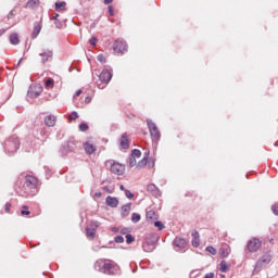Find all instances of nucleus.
<instances>
[{
  "instance_id": "obj_59",
  "label": "nucleus",
  "mask_w": 278,
  "mask_h": 278,
  "mask_svg": "<svg viewBox=\"0 0 278 278\" xmlns=\"http://www.w3.org/2000/svg\"><path fill=\"white\" fill-rule=\"evenodd\" d=\"M22 62H23V59H20V61L17 62V66H21Z\"/></svg>"
},
{
  "instance_id": "obj_14",
  "label": "nucleus",
  "mask_w": 278,
  "mask_h": 278,
  "mask_svg": "<svg viewBox=\"0 0 278 278\" xmlns=\"http://www.w3.org/2000/svg\"><path fill=\"white\" fill-rule=\"evenodd\" d=\"M111 173H113L114 175H124L125 167L121 163H111Z\"/></svg>"
},
{
  "instance_id": "obj_58",
  "label": "nucleus",
  "mask_w": 278,
  "mask_h": 278,
  "mask_svg": "<svg viewBox=\"0 0 278 278\" xmlns=\"http://www.w3.org/2000/svg\"><path fill=\"white\" fill-rule=\"evenodd\" d=\"M79 94H81V89H79L78 91H76V97H79Z\"/></svg>"
},
{
  "instance_id": "obj_10",
  "label": "nucleus",
  "mask_w": 278,
  "mask_h": 278,
  "mask_svg": "<svg viewBox=\"0 0 278 278\" xmlns=\"http://www.w3.org/2000/svg\"><path fill=\"white\" fill-rule=\"evenodd\" d=\"M39 58H41V64H47L50 60H53V50L49 48H43L39 51Z\"/></svg>"
},
{
  "instance_id": "obj_4",
  "label": "nucleus",
  "mask_w": 278,
  "mask_h": 278,
  "mask_svg": "<svg viewBox=\"0 0 278 278\" xmlns=\"http://www.w3.org/2000/svg\"><path fill=\"white\" fill-rule=\"evenodd\" d=\"M147 125L152 140L156 141V143L160 142L162 135L160 134V128H157V125H155V123H153L151 119H147Z\"/></svg>"
},
{
  "instance_id": "obj_9",
  "label": "nucleus",
  "mask_w": 278,
  "mask_h": 278,
  "mask_svg": "<svg viewBox=\"0 0 278 278\" xmlns=\"http://www.w3.org/2000/svg\"><path fill=\"white\" fill-rule=\"evenodd\" d=\"M247 249L250 253H257L262 249V241L257 238H252L248 241Z\"/></svg>"
},
{
  "instance_id": "obj_43",
  "label": "nucleus",
  "mask_w": 278,
  "mask_h": 278,
  "mask_svg": "<svg viewBox=\"0 0 278 278\" xmlns=\"http://www.w3.org/2000/svg\"><path fill=\"white\" fill-rule=\"evenodd\" d=\"M38 4V0H29L28 2H27V5L29 7V8H34V5H37Z\"/></svg>"
},
{
  "instance_id": "obj_8",
  "label": "nucleus",
  "mask_w": 278,
  "mask_h": 278,
  "mask_svg": "<svg viewBox=\"0 0 278 278\" xmlns=\"http://www.w3.org/2000/svg\"><path fill=\"white\" fill-rule=\"evenodd\" d=\"M173 244L174 251H176L177 253H186V247H188V242L184 238L176 237L173 241Z\"/></svg>"
},
{
  "instance_id": "obj_49",
  "label": "nucleus",
  "mask_w": 278,
  "mask_h": 278,
  "mask_svg": "<svg viewBox=\"0 0 278 278\" xmlns=\"http://www.w3.org/2000/svg\"><path fill=\"white\" fill-rule=\"evenodd\" d=\"M90 101H92V97L87 96V97L85 98V103H90Z\"/></svg>"
},
{
  "instance_id": "obj_12",
  "label": "nucleus",
  "mask_w": 278,
  "mask_h": 278,
  "mask_svg": "<svg viewBox=\"0 0 278 278\" xmlns=\"http://www.w3.org/2000/svg\"><path fill=\"white\" fill-rule=\"evenodd\" d=\"M113 51L123 55V53H125V51H127V42H125V41H115L114 45H113Z\"/></svg>"
},
{
  "instance_id": "obj_45",
  "label": "nucleus",
  "mask_w": 278,
  "mask_h": 278,
  "mask_svg": "<svg viewBox=\"0 0 278 278\" xmlns=\"http://www.w3.org/2000/svg\"><path fill=\"white\" fill-rule=\"evenodd\" d=\"M125 192V197L127 198V199H131L132 197H134V193H131V191H129V190H125L124 191Z\"/></svg>"
},
{
  "instance_id": "obj_48",
  "label": "nucleus",
  "mask_w": 278,
  "mask_h": 278,
  "mask_svg": "<svg viewBox=\"0 0 278 278\" xmlns=\"http://www.w3.org/2000/svg\"><path fill=\"white\" fill-rule=\"evenodd\" d=\"M22 216H29L31 214L29 211L22 210L21 211Z\"/></svg>"
},
{
  "instance_id": "obj_61",
  "label": "nucleus",
  "mask_w": 278,
  "mask_h": 278,
  "mask_svg": "<svg viewBox=\"0 0 278 278\" xmlns=\"http://www.w3.org/2000/svg\"><path fill=\"white\" fill-rule=\"evenodd\" d=\"M108 192L112 193V191H110V189H108Z\"/></svg>"
},
{
  "instance_id": "obj_23",
  "label": "nucleus",
  "mask_w": 278,
  "mask_h": 278,
  "mask_svg": "<svg viewBox=\"0 0 278 278\" xmlns=\"http://www.w3.org/2000/svg\"><path fill=\"white\" fill-rule=\"evenodd\" d=\"M40 31H42V24L35 25L33 35H31L33 38H38V36L40 35Z\"/></svg>"
},
{
  "instance_id": "obj_1",
  "label": "nucleus",
  "mask_w": 278,
  "mask_h": 278,
  "mask_svg": "<svg viewBox=\"0 0 278 278\" xmlns=\"http://www.w3.org/2000/svg\"><path fill=\"white\" fill-rule=\"evenodd\" d=\"M20 197H36L38 194V178L31 175H26L16 188Z\"/></svg>"
},
{
  "instance_id": "obj_46",
  "label": "nucleus",
  "mask_w": 278,
  "mask_h": 278,
  "mask_svg": "<svg viewBox=\"0 0 278 278\" xmlns=\"http://www.w3.org/2000/svg\"><path fill=\"white\" fill-rule=\"evenodd\" d=\"M90 45L92 47H97V37H92L90 40H89Z\"/></svg>"
},
{
  "instance_id": "obj_17",
  "label": "nucleus",
  "mask_w": 278,
  "mask_h": 278,
  "mask_svg": "<svg viewBox=\"0 0 278 278\" xmlns=\"http://www.w3.org/2000/svg\"><path fill=\"white\" fill-rule=\"evenodd\" d=\"M148 192H151L154 197H162V191L154 185H148Z\"/></svg>"
},
{
  "instance_id": "obj_52",
  "label": "nucleus",
  "mask_w": 278,
  "mask_h": 278,
  "mask_svg": "<svg viewBox=\"0 0 278 278\" xmlns=\"http://www.w3.org/2000/svg\"><path fill=\"white\" fill-rule=\"evenodd\" d=\"M204 278H214V273H208L204 276Z\"/></svg>"
},
{
  "instance_id": "obj_57",
  "label": "nucleus",
  "mask_w": 278,
  "mask_h": 278,
  "mask_svg": "<svg viewBox=\"0 0 278 278\" xmlns=\"http://www.w3.org/2000/svg\"><path fill=\"white\" fill-rule=\"evenodd\" d=\"M5 34V29H0V36H3Z\"/></svg>"
},
{
  "instance_id": "obj_44",
  "label": "nucleus",
  "mask_w": 278,
  "mask_h": 278,
  "mask_svg": "<svg viewBox=\"0 0 278 278\" xmlns=\"http://www.w3.org/2000/svg\"><path fill=\"white\" fill-rule=\"evenodd\" d=\"M54 25H55L56 29H62V22L60 20H55Z\"/></svg>"
},
{
  "instance_id": "obj_53",
  "label": "nucleus",
  "mask_w": 278,
  "mask_h": 278,
  "mask_svg": "<svg viewBox=\"0 0 278 278\" xmlns=\"http://www.w3.org/2000/svg\"><path fill=\"white\" fill-rule=\"evenodd\" d=\"M113 0H104V4L105 5H110V3H112Z\"/></svg>"
},
{
  "instance_id": "obj_33",
  "label": "nucleus",
  "mask_w": 278,
  "mask_h": 278,
  "mask_svg": "<svg viewBox=\"0 0 278 278\" xmlns=\"http://www.w3.org/2000/svg\"><path fill=\"white\" fill-rule=\"evenodd\" d=\"M78 127H79V131H88V129H89V126L86 123L79 124Z\"/></svg>"
},
{
  "instance_id": "obj_19",
  "label": "nucleus",
  "mask_w": 278,
  "mask_h": 278,
  "mask_svg": "<svg viewBox=\"0 0 278 278\" xmlns=\"http://www.w3.org/2000/svg\"><path fill=\"white\" fill-rule=\"evenodd\" d=\"M55 116L54 115H48L46 118H45V125L47 127H55Z\"/></svg>"
},
{
  "instance_id": "obj_3",
  "label": "nucleus",
  "mask_w": 278,
  "mask_h": 278,
  "mask_svg": "<svg viewBox=\"0 0 278 278\" xmlns=\"http://www.w3.org/2000/svg\"><path fill=\"white\" fill-rule=\"evenodd\" d=\"M20 148H21V141H18L17 137H10L4 141L3 149L7 155H14Z\"/></svg>"
},
{
  "instance_id": "obj_11",
  "label": "nucleus",
  "mask_w": 278,
  "mask_h": 278,
  "mask_svg": "<svg viewBox=\"0 0 278 278\" xmlns=\"http://www.w3.org/2000/svg\"><path fill=\"white\" fill-rule=\"evenodd\" d=\"M40 94H42V86L35 85L29 87L27 92V97H29V99H37V97H40Z\"/></svg>"
},
{
  "instance_id": "obj_55",
  "label": "nucleus",
  "mask_w": 278,
  "mask_h": 278,
  "mask_svg": "<svg viewBox=\"0 0 278 278\" xmlns=\"http://www.w3.org/2000/svg\"><path fill=\"white\" fill-rule=\"evenodd\" d=\"M119 190H122V192H125V190H127V189H125V186L121 185Z\"/></svg>"
},
{
  "instance_id": "obj_42",
  "label": "nucleus",
  "mask_w": 278,
  "mask_h": 278,
  "mask_svg": "<svg viewBox=\"0 0 278 278\" xmlns=\"http://www.w3.org/2000/svg\"><path fill=\"white\" fill-rule=\"evenodd\" d=\"M271 212L275 214V216H278V203L271 206Z\"/></svg>"
},
{
  "instance_id": "obj_38",
  "label": "nucleus",
  "mask_w": 278,
  "mask_h": 278,
  "mask_svg": "<svg viewBox=\"0 0 278 278\" xmlns=\"http://www.w3.org/2000/svg\"><path fill=\"white\" fill-rule=\"evenodd\" d=\"M148 167L149 168H153L155 166V161L153 160V157L148 159Z\"/></svg>"
},
{
  "instance_id": "obj_25",
  "label": "nucleus",
  "mask_w": 278,
  "mask_h": 278,
  "mask_svg": "<svg viewBox=\"0 0 278 278\" xmlns=\"http://www.w3.org/2000/svg\"><path fill=\"white\" fill-rule=\"evenodd\" d=\"M148 159H149V152H146L143 159L138 162L139 168H144V166H147Z\"/></svg>"
},
{
  "instance_id": "obj_2",
  "label": "nucleus",
  "mask_w": 278,
  "mask_h": 278,
  "mask_svg": "<svg viewBox=\"0 0 278 278\" xmlns=\"http://www.w3.org/2000/svg\"><path fill=\"white\" fill-rule=\"evenodd\" d=\"M96 270H100V273H104V275H118L119 268L112 261H98L94 264Z\"/></svg>"
},
{
  "instance_id": "obj_18",
  "label": "nucleus",
  "mask_w": 278,
  "mask_h": 278,
  "mask_svg": "<svg viewBox=\"0 0 278 278\" xmlns=\"http://www.w3.org/2000/svg\"><path fill=\"white\" fill-rule=\"evenodd\" d=\"M199 231H193L192 232V241H191V244L194 249H199V247H201V242H200V239H199Z\"/></svg>"
},
{
  "instance_id": "obj_5",
  "label": "nucleus",
  "mask_w": 278,
  "mask_h": 278,
  "mask_svg": "<svg viewBox=\"0 0 278 278\" xmlns=\"http://www.w3.org/2000/svg\"><path fill=\"white\" fill-rule=\"evenodd\" d=\"M77 149V141L75 139H70L68 141L64 142L60 149L61 155H68V153H74Z\"/></svg>"
},
{
  "instance_id": "obj_62",
  "label": "nucleus",
  "mask_w": 278,
  "mask_h": 278,
  "mask_svg": "<svg viewBox=\"0 0 278 278\" xmlns=\"http://www.w3.org/2000/svg\"><path fill=\"white\" fill-rule=\"evenodd\" d=\"M113 231H116V228H113Z\"/></svg>"
},
{
  "instance_id": "obj_24",
  "label": "nucleus",
  "mask_w": 278,
  "mask_h": 278,
  "mask_svg": "<svg viewBox=\"0 0 278 278\" xmlns=\"http://www.w3.org/2000/svg\"><path fill=\"white\" fill-rule=\"evenodd\" d=\"M10 42H11V45H14V46L18 45L21 42V40L18 39V34H16V33L11 34Z\"/></svg>"
},
{
  "instance_id": "obj_51",
  "label": "nucleus",
  "mask_w": 278,
  "mask_h": 278,
  "mask_svg": "<svg viewBox=\"0 0 278 278\" xmlns=\"http://www.w3.org/2000/svg\"><path fill=\"white\" fill-rule=\"evenodd\" d=\"M10 207H12V205L10 203L5 204V212L7 214L10 212Z\"/></svg>"
},
{
  "instance_id": "obj_6",
  "label": "nucleus",
  "mask_w": 278,
  "mask_h": 278,
  "mask_svg": "<svg viewBox=\"0 0 278 278\" xmlns=\"http://www.w3.org/2000/svg\"><path fill=\"white\" fill-rule=\"evenodd\" d=\"M273 260V256L270 254L266 253L264 254L261 258L257 260L255 267H254V273H260L263 268H266L268 264H270Z\"/></svg>"
},
{
  "instance_id": "obj_41",
  "label": "nucleus",
  "mask_w": 278,
  "mask_h": 278,
  "mask_svg": "<svg viewBox=\"0 0 278 278\" xmlns=\"http://www.w3.org/2000/svg\"><path fill=\"white\" fill-rule=\"evenodd\" d=\"M98 62H101V64H105V56L103 54H99L97 56Z\"/></svg>"
},
{
  "instance_id": "obj_31",
  "label": "nucleus",
  "mask_w": 278,
  "mask_h": 278,
  "mask_svg": "<svg viewBox=\"0 0 278 278\" xmlns=\"http://www.w3.org/2000/svg\"><path fill=\"white\" fill-rule=\"evenodd\" d=\"M141 155H142V152H140V150L138 149H135L132 150L130 157H141Z\"/></svg>"
},
{
  "instance_id": "obj_26",
  "label": "nucleus",
  "mask_w": 278,
  "mask_h": 278,
  "mask_svg": "<svg viewBox=\"0 0 278 278\" xmlns=\"http://www.w3.org/2000/svg\"><path fill=\"white\" fill-rule=\"evenodd\" d=\"M56 12H64L66 10V2H55Z\"/></svg>"
},
{
  "instance_id": "obj_32",
  "label": "nucleus",
  "mask_w": 278,
  "mask_h": 278,
  "mask_svg": "<svg viewBox=\"0 0 278 278\" xmlns=\"http://www.w3.org/2000/svg\"><path fill=\"white\" fill-rule=\"evenodd\" d=\"M77 118H79V115L75 111H73L72 114L68 115V121H77Z\"/></svg>"
},
{
  "instance_id": "obj_50",
  "label": "nucleus",
  "mask_w": 278,
  "mask_h": 278,
  "mask_svg": "<svg viewBox=\"0 0 278 278\" xmlns=\"http://www.w3.org/2000/svg\"><path fill=\"white\" fill-rule=\"evenodd\" d=\"M109 14L110 16H114V10L112 9V7H109Z\"/></svg>"
},
{
  "instance_id": "obj_7",
  "label": "nucleus",
  "mask_w": 278,
  "mask_h": 278,
  "mask_svg": "<svg viewBox=\"0 0 278 278\" xmlns=\"http://www.w3.org/2000/svg\"><path fill=\"white\" fill-rule=\"evenodd\" d=\"M112 77H113V74L112 72L108 71V70H103L100 75H99V81L101 84H104V86H102L101 84H98V88L100 90H103L108 84H110V81H112Z\"/></svg>"
},
{
  "instance_id": "obj_16",
  "label": "nucleus",
  "mask_w": 278,
  "mask_h": 278,
  "mask_svg": "<svg viewBox=\"0 0 278 278\" xmlns=\"http://www.w3.org/2000/svg\"><path fill=\"white\" fill-rule=\"evenodd\" d=\"M105 203L109 207H118V198L108 195Z\"/></svg>"
},
{
  "instance_id": "obj_37",
  "label": "nucleus",
  "mask_w": 278,
  "mask_h": 278,
  "mask_svg": "<svg viewBox=\"0 0 278 278\" xmlns=\"http://www.w3.org/2000/svg\"><path fill=\"white\" fill-rule=\"evenodd\" d=\"M138 163L136 161V157L130 156L129 157V166H131V168H134V166H136Z\"/></svg>"
},
{
  "instance_id": "obj_30",
  "label": "nucleus",
  "mask_w": 278,
  "mask_h": 278,
  "mask_svg": "<svg viewBox=\"0 0 278 278\" xmlns=\"http://www.w3.org/2000/svg\"><path fill=\"white\" fill-rule=\"evenodd\" d=\"M219 270H220V273H227V268H228V266H227V262H225V261H222L220 263H219Z\"/></svg>"
},
{
  "instance_id": "obj_29",
  "label": "nucleus",
  "mask_w": 278,
  "mask_h": 278,
  "mask_svg": "<svg viewBox=\"0 0 278 278\" xmlns=\"http://www.w3.org/2000/svg\"><path fill=\"white\" fill-rule=\"evenodd\" d=\"M140 218H141V216H140V214H138V213H132L131 214V222L132 223H140Z\"/></svg>"
},
{
  "instance_id": "obj_21",
  "label": "nucleus",
  "mask_w": 278,
  "mask_h": 278,
  "mask_svg": "<svg viewBox=\"0 0 278 278\" xmlns=\"http://www.w3.org/2000/svg\"><path fill=\"white\" fill-rule=\"evenodd\" d=\"M119 144L122 149H129V139H127V134L122 135Z\"/></svg>"
},
{
  "instance_id": "obj_13",
  "label": "nucleus",
  "mask_w": 278,
  "mask_h": 278,
  "mask_svg": "<svg viewBox=\"0 0 278 278\" xmlns=\"http://www.w3.org/2000/svg\"><path fill=\"white\" fill-rule=\"evenodd\" d=\"M98 227H99V222H91L90 226L86 228L87 238H94V236H97Z\"/></svg>"
},
{
  "instance_id": "obj_20",
  "label": "nucleus",
  "mask_w": 278,
  "mask_h": 278,
  "mask_svg": "<svg viewBox=\"0 0 278 278\" xmlns=\"http://www.w3.org/2000/svg\"><path fill=\"white\" fill-rule=\"evenodd\" d=\"M129 212H131V203H127L122 206V217L127 218L129 216Z\"/></svg>"
},
{
  "instance_id": "obj_15",
  "label": "nucleus",
  "mask_w": 278,
  "mask_h": 278,
  "mask_svg": "<svg viewBox=\"0 0 278 278\" xmlns=\"http://www.w3.org/2000/svg\"><path fill=\"white\" fill-rule=\"evenodd\" d=\"M84 150L87 155H92L97 151V147L94 144L90 143V141H86L84 144Z\"/></svg>"
},
{
  "instance_id": "obj_39",
  "label": "nucleus",
  "mask_w": 278,
  "mask_h": 278,
  "mask_svg": "<svg viewBox=\"0 0 278 278\" xmlns=\"http://www.w3.org/2000/svg\"><path fill=\"white\" fill-rule=\"evenodd\" d=\"M45 86L46 88H53V79H47Z\"/></svg>"
},
{
  "instance_id": "obj_28",
  "label": "nucleus",
  "mask_w": 278,
  "mask_h": 278,
  "mask_svg": "<svg viewBox=\"0 0 278 278\" xmlns=\"http://www.w3.org/2000/svg\"><path fill=\"white\" fill-rule=\"evenodd\" d=\"M229 253H231L229 248H222L220 249V255H222L223 260L229 257Z\"/></svg>"
},
{
  "instance_id": "obj_40",
  "label": "nucleus",
  "mask_w": 278,
  "mask_h": 278,
  "mask_svg": "<svg viewBox=\"0 0 278 278\" xmlns=\"http://www.w3.org/2000/svg\"><path fill=\"white\" fill-rule=\"evenodd\" d=\"M154 226L157 227L159 231H162L164 229V224L162 222H154Z\"/></svg>"
},
{
  "instance_id": "obj_47",
  "label": "nucleus",
  "mask_w": 278,
  "mask_h": 278,
  "mask_svg": "<svg viewBox=\"0 0 278 278\" xmlns=\"http://www.w3.org/2000/svg\"><path fill=\"white\" fill-rule=\"evenodd\" d=\"M128 232H129V228H123V229L121 230V233H122L123 236L129 235Z\"/></svg>"
},
{
  "instance_id": "obj_34",
  "label": "nucleus",
  "mask_w": 278,
  "mask_h": 278,
  "mask_svg": "<svg viewBox=\"0 0 278 278\" xmlns=\"http://www.w3.org/2000/svg\"><path fill=\"white\" fill-rule=\"evenodd\" d=\"M136 238L131 236L130 233L126 235V242L127 244H131V242H135Z\"/></svg>"
},
{
  "instance_id": "obj_35",
  "label": "nucleus",
  "mask_w": 278,
  "mask_h": 278,
  "mask_svg": "<svg viewBox=\"0 0 278 278\" xmlns=\"http://www.w3.org/2000/svg\"><path fill=\"white\" fill-rule=\"evenodd\" d=\"M207 253H211V255H216V249L212 245L206 247L205 249Z\"/></svg>"
},
{
  "instance_id": "obj_27",
  "label": "nucleus",
  "mask_w": 278,
  "mask_h": 278,
  "mask_svg": "<svg viewBox=\"0 0 278 278\" xmlns=\"http://www.w3.org/2000/svg\"><path fill=\"white\" fill-rule=\"evenodd\" d=\"M147 218L148 220H157V213L155 211H148Z\"/></svg>"
},
{
  "instance_id": "obj_22",
  "label": "nucleus",
  "mask_w": 278,
  "mask_h": 278,
  "mask_svg": "<svg viewBox=\"0 0 278 278\" xmlns=\"http://www.w3.org/2000/svg\"><path fill=\"white\" fill-rule=\"evenodd\" d=\"M142 249L146 253H152V251H155V244L146 242L143 243Z\"/></svg>"
},
{
  "instance_id": "obj_56",
  "label": "nucleus",
  "mask_w": 278,
  "mask_h": 278,
  "mask_svg": "<svg viewBox=\"0 0 278 278\" xmlns=\"http://www.w3.org/2000/svg\"><path fill=\"white\" fill-rule=\"evenodd\" d=\"M101 194H102L101 192H96L94 197H97V199H100Z\"/></svg>"
},
{
  "instance_id": "obj_60",
  "label": "nucleus",
  "mask_w": 278,
  "mask_h": 278,
  "mask_svg": "<svg viewBox=\"0 0 278 278\" xmlns=\"http://www.w3.org/2000/svg\"><path fill=\"white\" fill-rule=\"evenodd\" d=\"M23 210H29V207L27 205H24Z\"/></svg>"
},
{
  "instance_id": "obj_54",
  "label": "nucleus",
  "mask_w": 278,
  "mask_h": 278,
  "mask_svg": "<svg viewBox=\"0 0 278 278\" xmlns=\"http://www.w3.org/2000/svg\"><path fill=\"white\" fill-rule=\"evenodd\" d=\"M59 16H60V14L56 13V14L52 17V20H53V21H59V20H58Z\"/></svg>"
},
{
  "instance_id": "obj_36",
  "label": "nucleus",
  "mask_w": 278,
  "mask_h": 278,
  "mask_svg": "<svg viewBox=\"0 0 278 278\" xmlns=\"http://www.w3.org/2000/svg\"><path fill=\"white\" fill-rule=\"evenodd\" d=\"M115 242L117 244H123V242H125V238L123 236H116L115 237Z\"/></svg>"
}]
</instances>
